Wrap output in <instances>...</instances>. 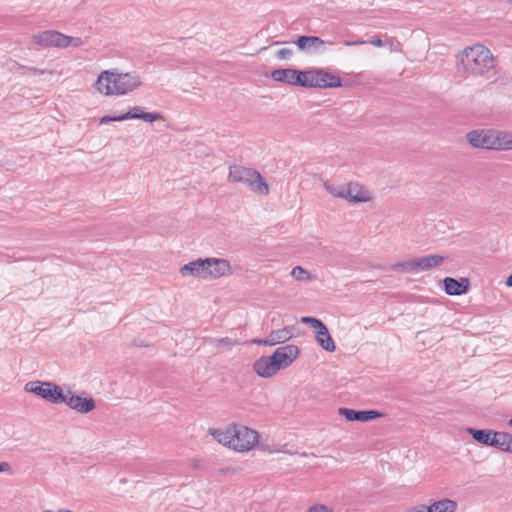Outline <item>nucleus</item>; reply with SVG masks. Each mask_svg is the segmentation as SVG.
Here are the masks:
<instances>
[{
  "label": "nucleus",
  "instance_id": "f257e3e1",
  "mask_svg": "<svg viewBox=\"0 0 512 512\" xmlns=\"http://www.w3.org/2000/svg\"><path fill=\"white\" fill-rule=\"evenodd\" d=\"M141 85V76L136 72L119 73L117 70H106L98 76L95 88L105 95H125Z\"/></svg>",
  "mask_w": 512,
  "mask_h": 512
},
{
  "label": "nucleus",
  "instance_id": "f03ea898",
  "mask_svg": "<svg viewBox=\"0 0 512 512\" xmlns=\"http://www.w3.org/2000/svg\"><path fill=\"white\" fill-rule=\"evenodd\" d=\"M183 277H196L203 280H215L232 274V267L228 260L222 258H198L190 261L180 268Z\"/></svg>",
  "mask_w": 512,
  "mask_h": 512
},
{
  "label": "nucleus",
  "instance_id": "7ed1b4c3",
  "mask_svg": "<svg viewBox=\"0 0 512 512\" xmlns=\"http://www.w3.org/2000/svg\"><path fill=\"white\" fill-rule=\"evenodd\" d=\"M211 435L218 443L239 452L251 450L258 442V433L243 425H232L225 430H213Z\"/></svg>",
  "mask_w": 512,
  "mask_h": 512
},
{
  "label": "nucleus",
  "instance_id": "20e7f679",
  "mask_svg": "<svg viewBox=\"0 0 512 512\" xmlns=\"http://www.w3.org/2000/svg\"><path fill=\"white\" fill-rule=\"evenodd\" d=\"M473 148L487 150H512V135L499 130L477 129L466 135Z\"/></svg>",
  "mask_w": 512,
  "mask_h": 512
},
{
  "label": "nucleus",
  "instance_id": "39448f33",
  "mask_svg": "<svg viewBox=\"0 0 512 512\" xmlns=\"http://www.w3.org/2000/svg\"><path fill=\"white\" fill-rule=\"evenodd\" d=\"M228 181L234 183H243L247 185L251 191L266 196L269 194V186L261 176V174L252 168L241 165H232L229 168Z\"/></svg>",
  "mask_w": 512,
  "mask_h": 512
},
{
  "label": "nucleus",
  "instance_id": "423d86ee",
  "mask_svg": "<svg viewBox=\"0 0 512 512\" xmlns=\"http://www.w3.org/2000/svg\"><path fill=\"white\" fill-rule=\"evenodd\" d=\"M461 62L467 72L480 75L493 67V56L486 47L476 44L464 50Z\"/></svg>",
  "mask_w": 512,
  "mask_h": 512
},
{
  "label": "nucleus",
  "instance_id": "0eeeda50",
  "mask_svg": "<svg viewBox=\"0 0 512 512\" xmlns=\"http://www.w3.org/2000/svg\"><path fill=\"white\" fill-rule=\"evenodd\" d=\"M342 85L340 77L323 69L300 70V87L336 88Z\"/></svg>",
  "mask_w": 512,
  "mask_h": 512
},
{
  "label": "nucleus",
  "instance_id": "6e6552de",
  "mask_svg": "<svg viewBox=\"0 0 512 512\" xmlns=\"http://www.w3.org/2000/svg\"><path fill=\"white\" fill-rule=\"evenodd\" d=\"M24 390L53 404H60L63 400V390L52 382L29 381L25 384Z\"/></svg>",
  "mask_w": 512,
  "mask_h": 512
},
{
  "label": "nucleus",
  "instance_id": "1a4fd4ad",
  "mask_svg": "<svg viewBox=\"0 0 512 512\" xmlns=\"http://www.w3.org/2000/svg\"><path fill=\"white\" fill-rule=\"evenodd\" d=\"M33 43L42 47L66 48L78 47L83 42L79 37H71L67 34H34Z\"/></svg>",
  "mask_w": 512,
  "mask_h": 512
},
{
  "label": "nucleus",
  "instance_id": "9d476101",
  "mask_svg": "<svg viewBox=\"0 0 512 512\" xmlns=\"http://www.w3.org/2000/svg\"><path fill=\"white\" fill-rule=\"evenodd\" d=\"M128 119H141L146 122H154L156 120L162 119V115L160 113L154 112H144L142 107L135 106L130 109L125 114L119 116H104L100 119V124L108 123L109 121H124Z\"/></svg>",
  "mask_w": 512,
  "mask_h": 512
},
{
  "label": "nucleus",
  "instance_id": "9b49d317",
  "mask_svg": "<svg viewBox=\"0 0 512 512\" xmlns=\"http://www.w3.org/2000/svg\"><path fill=\"white\" fill-rule=\"evenodd\" d=\"M300 350L294 344H288L278 347L272 354L278 368L285 369L289 367L299 356Z\"/></svg>",
  "mask_w": 512,
  "mask_h": 512
},
{
  "label": "nucleus",
  "instance_id": "f8f14e48",
  "mask_svg": "<svg viewBox=\"0 0 512 512\" xmlns=\"http://www.w3.org/2000/svg\"><path fill=\"white\" fill-rule=\"evenodd\" d=\"M62 403L79 413H88L95 408V401L92 398H85L68 391L63 393Z\"/></svg>",
  "mask_w": 512,
  "mask_h": 512
},
{
  "label": "nucleus",
  "instance_id": "ddd939ff",
  "mask_svg": "<svg viewBox=\"0 0 512 512\" xmlns=\"http://www.w3.org/2000/svg\"><path fill=\"white\" fill-rule=\"evenodd\" d=\"M293 337V328L284 327L277 330H272L265 339L255 338L251 342L256 345L274 346L276 344L284 343Z\"/></svg>",
  "mask_w": 512,
  "mask_h": 512
},
{
  "label": "nucleus",
  "instance_id": "4468645a",
  "mask_svg": "<svg viewBox=\"0 0 512 512\" xmlns=\"http://www.w3.org/2000/svg\"><path fill=\"white\" fill-rule=\"evenodd\" d=\"M253 370L260 377L269 378L275 375L280 369L275 360L272 359V355H270L258 358L253 364Z\"/></svg>",
  "mask_w": 512,
  "mask_h": 512
},
{
  "label": "nucleus",
  "instance_id": "2eb2a0df",
  "mask_svg": "<svg viewBox=\"0 0 512 512\" xmlns=\"http://www.w3.org/2000/svg\"><path fill=\"white\" fill-rule=\"evenodd\" d=\"M270 77L277 82H283L294 86L300 85V70L297 69H276L270 73Z\"/></svg>",
  "mask_w": 512,
  "mask_h": 512
},
{
  "label": "nucleus",
  "instance_id": "dca6fc26",
  "mask_svg": "<svg viewBox=\"0 0 512 512\" xmlns=\"http://www.w3.org/2000/svg\"><path fill=\"white\" fill-rule=\"evenodd\" d=\"M345 200L353 203L368 202L371 200V194L358 183H348L345 185Z\"/></svg>",
  "mask_w": 512,
  "mask_h": 512
},
{
  "label": "nucleus",
  "instance_id": "f3484780",
  "mask_svg": "<svg viewBox=\"0 0 512 512\" xmlns=\"http://www.w3.org/2000/svg\"><path fill=\"white\" fill-rule=\"evenodd\" d=\"M445 292L448 295H461L467 292L469 287L468 279L461 278L456 280L451 277H446L443 280Z\"/></svg>",
  "mask_w": 512,
  "mask_h": 512
},
{
  "label": "nucleus",
  "instance_id": "a211bd4d",
  "mask_svg": "<svg viewBox=\"0 0 512 512\" xmlns=\"http://www.w3.org/2000/svg\"><path fill=\"white\" fill-rule=\"evenodd\" d=\"M340 414L345 416V418L349 421H361V422L373 420V419L381 416V414L379 412H377L376 410L355 411V410L347 409V408H341Z\"/></svg>",
  "mask_w": 512,
  "mask_h": 512
},
{
  "label": "nucleus",
  "instance_id": "6ab92c4d",
  "mask_svg": "<svg viewBox=\"0 0 512 512\" xmlns=\"http://www.w3.org/2000/svg\"><path fill=\"white\" fill-rule=\"evenodd\" d=\"M468 433L473 437V439L481 444L492 446L494 443V434L495 431L487 430V429H474L469 428Z\"/></svg>",
  "mask_w": 512,
  "mask_h": 512
},
{
  "label": "nucleus",
  "instance_id": "aec40b11",
  "mask_svg": "<svg viewBox=\"0 0 512 512\" xmlns=\"http://www.w3.org/2000/svg\"><path fill=\"white\" fill-rule=\"evenodd\" d=\"M316 341L324 350L328 352H333L336 349L335 343L327 329L326 326H323L322 329L316 331Z\"/></svg>",
  "mask_w": 512,
  "mask_h": 512
},
{
  "label": "nucleus",
  "instance_id": "412c9836",
  "mask_svg": "<svg viewBox=\"0 0 512 512\" xmlns=\"http://www.w3.org/2000/svg\"><path fill=\"white\" fill-rule=\"evenodd\" d=\"M457 502L444 498L438 501L432 502L429 506V512H455L457 509Z\"/></svg>",
  "mask_w": 512,
  "mask_h": 512
},
{
  "label": "nucleus",
  "instance_id": "4be33fe9",
  "mask_svg": "<svg viewBox=\"0 0 512 512\" xmlns=\"http://www.w3.org/2000/svg\"><path fill=\"white\" fill-rule=\"evenodd\" d=\"M493 447L512 453V435L506 432H495Z\"/></svg>",
  "mask_w": 512,
  "mask_h": 512
},
{
  "label": "nucleus",
  "instance_id": "5701e85b",
  "mask_svg": "<svg viewBox=\"0 0 512 512\" xmlns=\"http://www.w3.org/2000/svg\"><path fill=\"white\" fill-rule=\"evenodd\" d=\"M323 41L319 37L315 36H301L298 38V40L295 42V44L299 47L301 50H316L320 46L323 45Z\"/></svg>",
  "mask_w": 512,
  "mask_h": 512
},
{
  "label": "nucleus",
  "instance_id": "b1692460",
  "mask_svg": "<svg viewBox=\"0 0 512 512\" xmlns=\"http://www.w3.org/2000/svg\"><path fill=\"white\" fill-rule=\"evenodd\" d=\"M209 343L213 345L218 352L229 351L233 347L240 345V342L230 337L211 338Z\"/></svg>",
  "mask_w": 512,
  "mask_h": 512
},
{
  "label": "nucleus",
  "instance_id": "393cba45",
  "mask_svg": "<svg viewBox=\"0 0 512 512\" xmlns=\"http://www.w3.org/2000/svg\"><path fill=\"white\" fill-rule=\"evenodd\" d=\"M443 261L444 258L440 255H427L422 257V262L425 271L441 265Z\"/></svg>",
  "mask_w": 512,
  "mask_h": 512
},
{
  "label": "nucleus",
  "instance_id": "a878e982",
  "mask_svg": "<svg viewBox=\"0 0 512 512\" xmlns=\"http://www.w3.org/2000/svg\"><path fill=\"white\" fill-rule=\"evenodd\" d=\"M324 188L326 189V191L328 193H330L332 196L334 197H339V198H342V199H345L346 195H345V185H334L332 183H329V182H325L324 183Z\"/></svg>",
  "mask_w": 512,
  "mask_h": 512
},
{
  "label": "nucleus",
  "instance_id": "bb28decb",
  "mask_svg": "<svg viewBox=\"0 0 512 512\" xmlns=\"http://www.w3.org/2000/svg\"><path fill=\"white\" fill-rule=\"evenodd\" d=\"M390 270L396 272H408L413 273V264L412 259L397 262L390 266Z\"/></svg>",
  "mask_w": 512,
  "mask_h": 512
},
{
  "label": "nucleus",
  "instance_id": "cd10ccee",
  "mask_svg": "<svg viewBox=\"0 0 512 512\" xmlns=\"http://www.w3.org/2000/svg\"><path fill=\"white\" fill-rule=\"evenodd\" d=\"M291 276L297 281H309L311 279L310 273L301 266L294 267Z\"/></svg>",
  "mask_w": 512,
  "mask_h": 512
},
{
  "label": "nucleus",
  "instance_id": "c85d7f7f",
  "mask_svg": "<svg viewBox=\"0 0 512 512\" xmlns=\"http://www.w3.org/2000/svg\"><path fill=\"white\" fill-rule=\"evenodd\" d=\"M46 72L47 71L44 69H38L35 67H28L25 65H21V67H18L17 74H20V75H43Z\"/></svg>",
  "mask_w": 512,
  "mask_h": 512
},
{
  "label": "nucleus",
  "instance_id": "c756f323",
  "mask_svg": "<svg viewBox=\"0 0 512 512\" xmlns=\"http://www.w3.org/2000/svg\"><path fill=\"white\" fill-rule=\"evenodd\" d=\"M301 322L310 325L315 330V332L325 326L321 320L310 316L302 317Z\"/></svg>",
  "mask_w": 512,
  "mask_h": 512
},
{
  "label": "nucleus",
  "instance_id": "7c9ffc66",
  "mask_svg": "<svg viewBox=\"0 0 512 512\" xmlns=\"http://www.w3.org/2000/svg\"><path fill=\"white\" fill-rule=\"evenodd\" d=\"M292 53H293V51L290 48H281V49L277 50L276 57L278 59L283 60V59L289 58L292 55Z\"/></svg>",
  "mask_w": 512,
  "mask_h": 512
},
{
  "label": "nucleus",
  "instance_id": "2f4dec72",
  "mask_svg": "<svg viewBox=\"0 0 512 512\" xmlns=\"http://www.w3.org/2000/svg\"><path fill=\"white\" fill-rule=\"evenodd\" d=\"M412 264H413V272L425 271L424 266H423V262H422V257L413 258L412 259Z\"/></svg>",
  "mask_w": 512,
  "mask_h": 512
},
{
  "label": "nucleus",
  "instance_id": "473e14b6",
  "mask_svg": "<svg viewBox=\"0 0 512 512\" xmlns=\"http://www.w3.org/2000/svg\"><path fill=\"white\" fill-rule=\"evenodd\" d=\"M307 512H333L331 508L323 505V504H317L313 507L309 508Z\"/></svg>",
  "mask_w": 512,
  "mask_h": 512
},
{
  "label": "nucleus",
  "instance_id": "72a5a7b5",
  "mask_svg": "<svg viewBox=\"0 0 512 512\" xmlns=\"http://www.w3.org/2000/svg\"><path fill=\"white\" fill-rule=\"evenodd\" d=\"M387 41H388V38L382 39V38L377 37V38L370 40L369 43L374 46L380 47V46L386 45Z\"/></svg>",
  "mask_w": 512,
  "mask_h": 512
},
{
  "label": "nucleus",
  "instance_id": "f704fd0d",
  "mask_svg": "<svg viewBox=\"0 0 512 512\" xmlns=\"http://www.w3.org/2000/svg\"><path fill=\"white\" fill-rule=\"evenodd\" d=\"M405 512H429V509L428 506L418 505L406 510Z\"/></svg>",
  "mask_w": 512,
  "mask_h": 512
},
{
  "label": "nucleus",
  "instance_id": "c9c22d12",
  "mask_svg": "<svg viewBox=\"0 0 512 512\" xmlns=\"http://www.w3.org/2000/svg\"><path fill=\"white\" fill-rule=\"evenodd\" d=\"M18 67H21V64H19L18 62L13 61V60L8 62V69L10 72L17 74Z\"/></svg>",
  "mask_w": 512,
  "mask_h": 512
},
{
  "label": "nucleus",
  "instance_id": "e433bc0d",
  "mask_svg": "<svg viewBox=\"0 0 512 512\" xmlns=\"http://www.w3.org/2000/svg\"><path fill=\"white\" fill-rule=\"evenodd\" d=\"M389 44L391 51H398L400 47V43L393 39H388L386 45Z\"/></svg>",
  "mask_w": 512,
  "mask_h": 512
},
{
  "label": "nucleus",
  "instance_id": "4c0bfd02",
  "mask_svg": "<svg viewBox=\"0 0 512 512\" xmlns=\"http://www.w3.org/2000/svg\"><path fill=\"white\" fill-rule=\"evenodd\" d=\"M10 469V465L7 462H0V472H6Z\"/></svg>",
  "mask_w": 512,
  "mask_h": 512
},
{
  "label": "nucleus",
  "instance_id": "58836bf2",
  "mask_svg": "<svg viewBox=\"0 0 512 512\" xmlns=\"http://www.w3.org/2000/svg\"><path fill=\"white\" fill-rule=\"evenodd\" d=\"M506 285L512 287V274L508 276L506 280Z\"/></svg>",
  "mask_w": 512,
  "mask_h": 512
},
{
  "label": "nucleus",
  "instance_id": "ea45409f",
  "mask_svg": "<svg viewBox=\"0 0 512 512\" xmlns=\"http://www.w3.org/2000/svg\"><path fill=\"white\" fill-rule=\"evenodd\" d=\"M365 43H366V41H356V42H352V43L347 42L348 45H350V44H365Z\"/></svg>",
  "mask_w": 512,
  "mask_h": 512
},
{
  "label": "nucleus",
  "instance_id": "a19ab883",
  "mask_svg": "<svg viewBox=\"0 0 512 512\" xmlns=\"http://www.w3.org/2000/svg\"><path fill=\"white\" fill-rule=\"evenodd\" d=\"M509 426L512 428V418L509 420Z\"/></svg>",
  "mask_w": 512,
  "mask_h": 512
},
{
  "label": "nucleus",
  "instance_id": "79ce46f5",
  "mask_svg": "<svg viewBox=\"0 0 512 512\" xmlns=\"http://www.w3.org/2000/svg\"><path fill=\"white\" fill-rule=\"evenodd\" d=\"M48 32H49V33H52V32H55V31H54V30H49Z\"/></svg>",
  "mask_w": 512,
  "mask_h": 512
}]
</instances>
